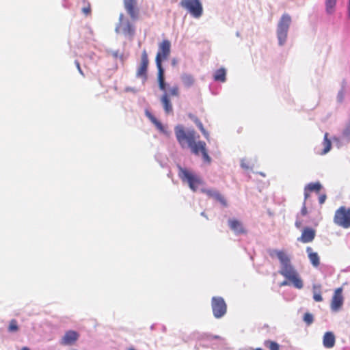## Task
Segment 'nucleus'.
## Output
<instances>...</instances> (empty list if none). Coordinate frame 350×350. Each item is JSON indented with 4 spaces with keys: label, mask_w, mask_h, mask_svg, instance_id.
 <instances>
[{
    "label": "nucleus",
    "mask_w": 350,
    "mask_h": 350,
    "mask_svg": "<svg viewBox=\"0 0 350 350\" xmlns=\"http://www.w3.org/2000/svg\"><path fill=\"white\" fill-rule=\"evenodd\" d=\"M267 252L271 257L277 256L280 260V269L278 273L289 280L295 288L298 289L302 288L304 286L303 280L292 265L290 257L283 251L275 249H269Z\"/></svg>",
    "instance_id": "nucleus-1"
},
{
    "label": "nucleus",
    "mask_w": 350,
    "mask_h": 350,
    "mask_svg": "<svg viewBox=\"0 0 350 350\" xmlns=\"http://www.w3.org/2000/svg\"><path fill=\"white\" fill-rule=\"evenodd\" d=\"M176 139L182 148H185L186 144L190 148L191 151L195 155L206 148V143L203 141L196 142L193 131L186 132L182 124H178L174 128Z\"/></svg>",
    "instance_id": "nucleus-2"
},
{
    "label": "nucleus",
    "mask_w": 350,
    "mask_h": 350,
    "mask_svg": "<svg viewBox=\"0 0 350 350\" xmlns=\"http://www.w3.org/2000/svg\"><path fill=\"white\" fill-rule=\"evenodd\" d=\"M178 176L184 183H187L191 191L196 192L199 185L204 183L203 180L200 176L190 171L189 170L178 166Z\"/></svg>",
    "instance_id": "nucleus-3"
},
{
    "label": "nucleus",
    "mask_w": 350,
    "mask_h": 350,
    "mask_svg": "<svg viewBox=\"0 0 350 350\" xmlns=\"http://www.w3.org/2000/svg\"><path fill=\"white\" fill-rule=\"evenodd\" d=\"M291 22V17L287 13L283 14L278 21L276 33L278 44L280 46H283L286 43Z\"/></svg>",
    "instance_id": "nucleus-4"
},
{
    "label": "nucleus",
    "mask_w": 350,
    "mask_h": 350,
    "mask_svg": "<svg viewBox=\"0 0 350 350\" xmlns=\"http://www.w3.org/2000/svg\"><path fill=\"white\" fill-rule=\"evenodd\" d=\"M179 5L196 18H200L203 14V6L200 0H181Z\"/></svg>",
    "instance_id": "nucleus-5"
},
{
    "label": "nucleus",
    "mask_w": 350,
    "mask_h": 350,
    "mask_svg": "<svg viewBox=\"0 0 350 350\" xmlns=\"http://www.w3.org/2000/svg\"><path fill=\"white\" fill-rule=\"evenodd\" d=\"M334 221L336 224L345 228L350 227V208L340 207L335 213Z\"/></svg>",
    "instance_id": "nucleus-6"
},
{
    "label": "nucleus",
    "mask_w": 350,
    "mask_h": 350,
    "mask_svg": "<svg viewBox=\"0 0 350 350\" xmlns=\"http://www.w3.org/2000/svg\"><path fill=\"white\" fill-rule=\"evenodd\" d=\"M211 308L215 318L223 317L227 312V305L221 297H213L211 299Z\"/></svg>",
    "instance_id": "nucleus-7"
},
{
    "label": "nucleus",
    "mask_w": 350,
    "mask_h": 350,
    "mask_svg": "<svg viewBox=\"0 0 350 350\" xmlns=\"http://www.w3.org/2000/svg\"><path fill=\"white\" fill-rule=\"evenodd\" d=\"M149 60L148 57V53L144 49L141 55V62L139 67L137 68L136 72V77L142 78L144 81H146L148 78L147 72H148V67Z\"/></svg>",
    "instance_id": "nucleus-8"
},
{
    "label": "nucleus",
    "mask_w": 350,
    "mask_h": 350,
    "mask_svg": "<svg viewBox=\"0 0 350 350\" xmlns=\"http://www.w3.org/2000/svg\"><path fill=\"white\" fill-rule=\"evenodd\" d=\"M171 43L168 40H164L159 46L155 61L163 62L166 59L170 53Z\"/></svg>",
    "instance_id": "nucleus-9"
},
{
    "label": "nucleus",
    "mask_w": 350,
    "mask_h": 350,
    "mask_svg": "<svg viewBox=\"0 0 350 350\" xmlns=\"http://www.w3.org/2000/svg\"><path fill=\"white\" fill-rule=\"evenodd\" d=\"M342 288H338L335 290L331 303V310L334 312L338 311L343 305L344 299L342 295Z\"/></svg>",
    "instance_id": "nucleus-10"
},
{
    "label": "nucleus",
    "mask_w": 350,
    "mask_h": 350,
    "mask_svg": "<svg viewBox=\"0 0 350 350\" xmlns=\"http://www.w3.org/2000/svg\"><path fill=\"white\" fill-rule=\"evenodd\" d=\"M200 191L202 193L206 194L209 198L221 203L224 206H228L226 200L217 189L202 188Z\"/></svg>",
    "instance_id": "nucleus-11"
},
{
    "label": "nucleus",
    "mask_w": 350,
    "mask_h": 350,
    "mask_svg": "<svg viewBox=\"0 0 350 350\" xmlns=\"http://www.w3.org/2000/svg\"><path fill=\"white\" fill-rule=\"evenodd\" d=\"M316 235V231L309 227H306L303 229L302 233L300 237L297 238V241L304 243L312 242Z\"/></svg>",
    "instance_id": "nucleus-12"
},
{
    "label": "nucleus",
    "mask_w": 350,
    "mask_h": 350,
    "mask_svg": "<svg viewBox=\"0 0 350 350\" xmlns=\"http://www.w3.org/2000/svg\"><path fill=\"white\" fill-rule=\"evenodd\" d=\"M228 226L236 235H241L246 233V230L243 227L241 221L236 219H229Z\"/></svg>",
    "instance_id": "nucleus-13"
},
{
    "label": "nucleus",
    "mask_w": 350,
    "mask_h": 350,
    "mask_svg": "<svg viewBox=\"0 0 350 350\" xmlns=\"http://www.w3.org/2000/svg\"><path fill=\"white\" fill-rule=\"evenodd\" d=\"M79 336V334L75 331H67L62 339L61 344L64 345H71L78 340Z\"/></svg>",
    "instance_id": "nucleus-14"
},
{
    "label": "nucleus",
    "mask_w": 350,
    "mask_h": 350,
    "mask_svg": "<svg viewBox=\"0 0 350 350\" xmlns=\"http://www.w3.org/2000/svg\"><path fill=\"white\" fill-rule=\"evenodd\" d=\"M137 4L136 0H124V8L132 19L138 17V11L135 9Z\"/></svg>",
    "instance_id": "nucleus-15"
},
{
    "label": "nucleus",
    "mask_w": 350,
    "mask_h": 350,
    "mask_svg": "<svg viewBox=\"0 0 350 350\" xmlns=\"http://www.w3.org/2000/svg\"><path fill=\"white\" fill-rule=\"evenodd\" d=\"M336 338L333 332H327L323 337V345L325 348L331 349L334 347Z\"/></svg>",
    "instance_id": "nucleus-16"
},
{
    "label": "nucleus",
    "mask_w": 350,
    "mask_h": 350,
    "mask_svg": "<svg viewBox=\"0 0 350 350\" xmlns=\"http://www.w3.org/2000/svg\"><path fill=\"white\" fill-rule=\"evenodd\" d=\"M306 252L312 265L314 267H317L320 265V258L319 254L317 252H313L310 247H307Z\"/></svg>",
    "instance_id": "nucleus-17"
},
{
    "label": "nucleus",
    "mask_w": 350,
    "mask_h": 350,
    "mask_svg": "<svg viewBox=\"0 0 350 350\" xmlns=\"http://www.w3.org/2000/svg\"><path fill=\"white\" fill-rule=\"evenodd\" d=\"M161 102L166 113H169L173 111L172 105L171 103L170 99L169 98V94L167 92L163 93L161 98Z\"/></svg>",
    "instance_id": "nucleus-18"
},
{
    "label": "nucleus",
    "mask_w": 350,
    "mask_h": 350,
    "mask_svg": "<svg viewBox=\"0 0 350 350\" xmlns=\"http://www.w3.org/2000/svg\"><path fill=\"white\" fill-rule=\"evenodd\" d=\"M180 79L184 85L187 88L191 87L195 81L193 77L188 73L182 74Z\"/></svg>",
    "instance_id": "nucleus-19"
},
{
    "label": "nucleus",
    "mask_w": 350,
    "mask_h": 350,
    "mask_svg": "<svg viewBox=\"0 0 350 350\" xmlns=\"http://www.w3.org/2000/svg\"><path fill=\"white\" fill-rule=\"evenodd\" d=\"M215 81L225 82L226 81V72L223 68L216 70L213 75Z\"/></svg>",
    "instance_id": "nucleus-20"
},
{
    "label": "nucleus",
    "mask_w": 350,
    "mask_h": 350,
    "mask_svg": "<svg viewBox=\"0 0 350 350\" xmlns=\"http://www.w3.org/2000/svg\"><path fill=\"white\" fill-rule=\"evenodd\" d=\"M322 185L320 182L310 183L305 186V190H308L310 192L319 193L322 189Z\"/></svg>",
    "instance_id": "nucleus-21"
},
{
    "label": "nucleus",
    "mask_w": 350,
    "mask_h": 350,
    "mask_svg": "<svg viewBox=\"0 0 350 350\" xmlns=\"http://www.w3.org/2000/svg\"><path fill=\"white\" fill-rule=\"evenodd\" d=\"M341 138L343 143H350V124L348 122L342 131Z\"/></svg>",
    "instance_id": "nucleus-22"
},
{
    "label": "nucleus",
    "mask_w": 350,
    "mask_h": 350,
    "mask_svg": "<svg viewBox=\"0 0 350 350\" xmlns=\"http://www.w3.org/2000/svg\"><path fill=\"white\" fill-rule=\"evenodd\" d=\"M337 0H325V11L327 14H332L335 10Z\"/></svg>",
    "instance_id": "nucleus-23"
},
{
    "label": "nucleus",
    "mask_w": 350,
    "mask_h": 350,
    "mask_svg": "<svg viewBox=\"0 0 350 350\" xmlns=\"http://www.w3.org/2000/svg\"><path fill=\"white\" fill-rule=\"evenodd\" d=\"M327 136H328V133H326L324 135V139H323V142L324 148L323 149V150L321 153V154H327L331 149L332 143H331V141L327 138Z\"/></svg>",
    "instance_id": "nucleus-24"
},
{
    "label": "nucleus",
    "mask_w": 350,
    "mask_h": 350,
    "mask_svg": "<svg viewBox=\"0 0 350 350\" xmlns=\"http://www.w3.org/2000/svg\"><path fill=\"white\" fill-rule=\"evenodd\" d=\"M122 32L125 36H133L135 33V29L132 24L127 21L122 28Z\"/></svg>",
    "instance_id": "nucleus-25"
},
{
    "label": "nucleus",
    "mask_w": 350,
    "mask_h": 350,
    "mask_svg": "<svg viewBox=\"0 0 350 350\" xmlns=\"http://www.w3.org/2000/svg\"><path fill=\"white\" fill-rule=\"evenodd\" d=\"M321 286L320 285H314L313 286V299L315 301L320 302L323 301V297L320 291Z\"/></svg>",
    "instance_id": "nucleus-26"
},
{
    "label": "nucleus",
    "mask_w": 350,
    "mask_h": 350,
    "mask_svg": "<svg viewBox=\"0 0 350 350\" xmlns=\"http://www.w3.org/2000/svg\"><path fill=\"white\" fill-rule=\"evenodd\" d=\"M155 62H156V66H157V70H158L157 79H165V69L163 68V67L162 66L163 62H160L159 60L155 61Z\"/></svg>",
    "instance_id": "nucleus-27"
},
{
    "label": "nucleus",
    "mask_w": 350,
    "mask_h": 350,
    "mask_svg": "<svg viewBox=\"0 0 350 350\" xmlns=\"http://www.w3.org/2000/svg\"><path fill=\"white\" fill-rule=\"evenodd\" d=\"M264 345L269 350H280V345L273 340H267L264 342Z\"/></svg>",
    "instance_id": "nucleus-28"
},
{
    "label": "nucleus",
    "mask_w": 350,
    "mask_h": 350,
    "mask_svg": "<svg viewBox=\"0 0 350 350\" xmlns=\"http://www.w3.org/2000/svg\"><path fill=\"white\" fill-rule=\"evenodd\" d=\"M303 321L307 325H310L314 322L313 314L310 312H306L303 317Z\"/></svg>",
    "instance_id": "nucleus-29"
},
{
    "label": "nucleus",
    "mask_w": 350,
    "mask_h": 350,
    "mask_svg": "<svg viewBox=\"0 0 350 350\" xmlns=\"http://www.w3.org/2000/svg\"><path fill=\"white\" fill-rule=\"evenodd\" d=\"M195 123H196L197 127L200 130L202 133L204 135V136L206 138H207L208 133L204 128V126H203V124L202 123V122L200 120H198V118H196L195 120Z\"/></svg>",
    "instance_id": "nucleus-30"
},
{
    "label": "nucleus",
    "mask_w": 350,
    "mask_h": 350,
    "mask_svg": "<svg viewBox=\"0 0 350 350\" xmlns=\"http://www.w3.org/2000/svg\"><path fill=\"white\" fill-rule=\"evenodd\" d=\"M154 124L155 125V126L157 127V129L162 133L166 135H169V133L167 132V131L166 130V129L165 128V126L162 124V123L159 121L158 120L154 123Z\"/></svg>",
    "instance_id": "nucleus-31"
},
{
    "label": "nucleus",
    "mask_w": 350,
    "mask_h": 350,
    "mask_svg": "<svg viewBox=\"0 0 350 350\" xmlns=\"http://www.w3.org/2000/svg\"><path fill=\"white\" fill-rule=\"evenodd\" d=\"M18 330V326L17 325V322L15 319H12L10 322V325L8 327V331L10 332H14Z\"/></svg>",
    "instance_id": "nucleus-32"
},
{
    "label": "nucleus",
    "mask_w": 350,
    "mask_h": 350,
    "mask_svg": "<svg viewBox=\"0 0 350 350\" xmlns=\"http://www.w3.org/2000/svg\"><path fill=\"white\" fill-rule=\"evenodd\" d=\"M202 339H206V340L211 341L212 340H219L221 339V336L218 335H213L211 334H203L202 335Z\"/></svg>",
    "instance_id": "nucleus-33"
},
{
    "label": "nucleus",
    "mask_w": 350,
    "mask_h": 350,
    "mask_svg": "<svg viewBox=\"0 0 350 350\" xmlns=\"http://www.w3.org/2000/svg\"><path fill=\"white\" fill-rule=\"evenodd\" d=\"M159 83V88L161 91L166 92V88L167 84L166 83L165 79H157Z\"/></svg>",
    "instance_id": "nucleus-34"
},
{
    "label": "nucleus",
    "mask_w": 350,
    "mask_h": 350,
    "mask_svg": "<svg viewBox=\"0 0 350 350\" xmlns=\"http://www.w3.org/2000/svg\"><path fill=\"white\" fill-rule=\"evenodd\" d=\"M203 161L205 163H210L211 162V158L208 154L206 149L205 148L203 151L201 152Z\"/></svg>",
    "instance_id": "nucleus-35"
},
{
    "label": "nucleus",
    "mask_w": 350,
    "mask_h": 350,
    "mask_svg": "<svg viewBox=\"0 0 350 350\" xmlns=\"http://www.w3.org/2000/svg\"><path fill=\"white\" fill-rule=\"evenodd\" d=\"M169 94L171 96H177L179 94V90L178 86L175 85L169 90Z\"/></svg>",
    "instance_id": "nucleus-36"
},
{
    "label": "nucleus",
    "mask_w": 350,
    "mask_h": 350,
    "mask_svg": "<svg viewBox=\"0 0 350 350\" xmlns=\"http://www.w3.org/2000/svg\"><path fill=\"white\" fill-rule=\"evenodd\" d=\"M145 115L153 124L157 120V119L148 109H146Z\"/></svg>",
    "instance_id": "nucleus-37"
},
{
    "label": "nucleus",
    "mask_w": 350,
    "mask_h": 350,
    "mask_svg": "<svg viewBox=\"0 0 350 350\" xmlns=\"http://www.w3.org/2000/svg\"><path fill=\"white\" fill-rule=\"evenodd\" d=\"M344 98H345L344 90H343V89H341L337 94V98H336L337 101L338 103H342L344 100Z\"/></svg>",
    "instance_id": "nucleus-38"
},
{
    "label": "nucleus",
    "mask_w": 350,
    "mask_h": 350,
    "mask_svg": "<svg viewBox=\"0 0 350 350\" xmlns=\"http://www.w3.org/2000/svg\"><path fill=\"white\" fill-rule=\"evenodd\" d=\"M307 213H308V211H307V208L306 206V202L304 201L303 203L301 209V215L305 216V215H306Z\"/></svg>",
    "instance_id": "nucleus-39"
},
{
    "label": "nucleus",
    "mask_w": 350,
    "mask_h": 350,
    "mask_svg": "<svg viewBox=\"0 0 350 350\" xmlns=\"http://www.w3.org/2000/svg\"><path fill=\"white\" fill-rule=\"evenodd\" d=\"M327 198V196L325 194H322L319 197V202L320 204H323Z\"/></svg>",
    "instance_id": "nucleus-40"
},
{
    "label": "nucleus",
    "mask_w": 350,
    "mask_h": 350,
    "mask_svg": "<svg viewBox=\"0 0 350 350\" xmlns=\"http://www.w3.org/2000/svg\"><path fill=\"white\" fill-rule=\"evenodd\" d=\"M75 65H76V66H77V70H78L79 72L81 75L84 76V74H83V70H82V69H81V66H80V64H79V62L77 60H75Z\"/></svg>",
    "instance_id": "nucleus-41"
},
{
    "label": "nucleus",
    "mask_w": 350,
    "mask_h": 350,
    "mask_svg": "<svg viewBox=\"0 0 350 350\" xmlns=\"http://www.w3.org/2000/svg\"><path fill=\"white\" fill-rule=\"evenodd\" d=\"M124 90L126 92H131L134 94H136L137 92V90L135 88H132V87H126V88H125Z\"/></svg>",
    "instance_id": "nucleus-42"
},
{
    "label": "nucleus",
    "mask_w": 350,
    "mask_h": 350,
    "mask_svg": "<svg viewBox=\"0 0 350 350\" xmlns=\"http://www.w3.org/2000/svg\"><path fill=\"white\" fill-rule=\"evenodd\" d=\"M241 166L243 169H245V170L249 169V165L245 162V159H241Z\"/></svg>",
    "instance_id": "nucleus-43"
},
{
    "label": "nucleus",
    "mask_w": 350,
    "mask_h": 350,
    "mask_svg": "<svg viewBox=\"0 0 350 350\" xmlns=\"http://www.w3.org/2000/svg\"><path fill=\"white\" fill-rule=\"evenodd\" d=\"M82 11L84 14H88L90 13L91 10L90 7H85L82 9Z\"/></svg>",
    "instance_id": "nucleus-44"
},
{
    "label": "nucleus",
    "mask_w": 350,
    "mask_h": 350,
    "mask_svg": "<svg viewBox=\"0 0 350 350\" xmlns=\"http://www.w3.org/2000/svg\"><path fill=\"white\" fill-rule=\"evenodd\" d=\"M309 192L310 191L308 190L304 189V201L305 202H306V200L310 196Z\"/></svg>",
    "instance_id": "nucleus-45"
},
{
    "label": "nucleus",
    "mask_w": 350,
    "mask_h": 350,
    "mask_svg": "<svg viewBox=\"0 0 350 350\" xmlns=\"http://www.w3.org/2000/svg\"><path fill=\"white\" fill-rule=\"evenodd\" d=\"M295 226L297 228H299L301 227V223L300 221H298L297 220L295 221Z\"/></svg>",
    "instance_id": "nucleus-46"
},
{
    "label": "nucleus",
    "mask_w": 350,
    "mask_h": 350,
    "mask_svg": "<svg viewBox=\"0 0 350 350\" xmlns=\"http://www.w3.org/2000/svg\"><path fill=\"white\" fill-rule=\"evenodd\" d=\"M177 63H178V61H177L176 59H175V58L172 59V65L173 66H175L177 64Z\"/></svg>",
    "instance_id": "nucleus-47"
},
{
    "label": "nucleus",
    "mask_w": 350,
    "mask_h": 350,
    "mask_svg": "<svg viewBox=\"0 0 350 350\" xmlns=\"http://www.w3.org/2000/svg\"><path fill=\"white\" fill-rule=\"evenodd\" d=\"M123 17H124V14L122 13H121L120 14V16H119L120 25L122 24V20H123Z\"/></svg>",
    "instance_id": "nucleus-48"
},
{
    "label": "nucleus",
    "mask_w": 350,
    "mask_h": 350,
    "mask_svg": "<svg viewBox=\"0 0 350 350\" xmlns=\"http://www.w3.org/2000/svg\"><path fill=\"white\" fill-rule=\"evenodd\" d=\"M288 284H289L288 282V281H286V280H284V281H283V282L280 284V286H287V285H288Z\"/></svg>",
    "instance_id": "nucleus-49"
},
{
    "label": "nucleus",
    "mask_w": 350,
    "mask_h": 350,
    "mask_svg": "<svg viewBox=\"0 0 350 350\" xmlns=\"http://www.w3.org/2000/svg\"><path fill=\"white\" fill-rule=\"evenodd\" d=\"M113 55L114 57L117 58L119 56L118 51H114L113 53Z\"/></svg>",
    "instance_id": "nucleus-50"
},
{
    "label": "nucleus",
    "mask_w": 350,
    "mask_h": 350,
    "mask_svg": "<svg viewBox=\"0 0 350 350\" xmlns=\"http://www.w3.org/2000/svg\"><path fill=\"white\" fill-rule=\"evenodd\" d=\"M347 15L348 18H350V5H347Z\"/></svg>",
    "instance_id": "nucleus-51"
},
{
    "label": "nucleus",
    "mask_w": 350,
    "mask_h": 350,
    "mask_svg": "<svg viewBox=\"0 0 350 350\" xmlns=\"http://www.w3.org/2000/svg\"><path fill=\"white\" fill-rule=\"evenodd\" d=\"M200 215H201L202 217H205L206 219H208V218L207 215H206L205 212H204V211H203V212H202V213H200Z\"/></svg>",
    "instance_id": "nucleus-52"
},
{
    "label": "nucleus",
    "mask_w": 350,
    "mask_h": 350,
    "mask_svg": "<svg viewBox=\"0 0 350 350\" xmlns=\"http://www.w3.org/2000/svg\"><path fill=\"white\" fill-rule=\"evenodd\" d=\"M21 350H30V349L29 347H24L21 349Z\"/></svg>",
    "instance_id": "nucleus-53"
},
{
    "label": "nucleus",
    "mask_w": 350,
    "mask_h": 350,
    "mask_svg": "<svg viewBox=\"0 0 350 350\" xmlns=\"http://www.w3.org/2000/svg\"><path fill=\"white\" fill-rule=\"evenodd\" d=\"M118 31H119V26H117L116 28V31L118 32Z\"/></svg>",
    "instance_id": "nucleus-54"
},
{
    "label": "nucleus",
    "mask_w": 350,
    "mask_h": 350,
    "mask_svg": "<svg viewBox=\"0 0 350 350\" xmlns=\"http://www.w3.org/2000/svg\"><path fill=\"white\" fill-rule=\"evenodd\" d=\"M236 35H237V36H238V37H239V36H240V33H239V31H237V32L236 33Z\"/></svg>",
    "instance_id": "nucleus-55"
},
{
    "label": "nucleus",
    "mask_w": 350,
    "mask_h": 350,
    "mask_svg": "<svg viewBox=\"0 0 350 350\" xmlns=\"http://www.w3.org/2000/svg\"><path fill=\"white\" fill-rule=\"evenodd\" d=\"M254 350H264V349H262V348H256Z\"/></svg>",
    "instance_id": "nucleus-56"
},
{
    "label": "nucleus",
    "mask_w": 350,
    "mask_h": 350,
    "mask_svg": "<svg viewBox=\"0 0 350 350\" xmlns=\"http://www.w3.org/2000/svg\"><path fill=\"white\" fill-rule=\"evenodd\" d=\"M129 350H135L134 348H129Z\"/></svg>",
    "instance_id": "nucleus-57"
},
{
    "label": "nucleus",
    "mask_w": 350,
    "mask_h": 350,
    "mask_svg": "<svg viewBox=\"0 0 350 350\" xmlns=\"http://www.w3.org/2000/svg\"><path fill=\"white\" fill-rule=\"evenodd\" d=\"M348 5H350V0H348Z\"/></svg>",
    "instance_id": "nucleus-58"
},
{
    "label": "nucleus",
    "mask_w": 350,
    "mask_h": 350,
    "mask_svg": "<svg viewBox=\"0 0 350 350\" xmlns=\"http://www.w3.org/2000/svg\"><path fill=\"white\" fill-rule=\"evenodd\" d=\"M262 176H265V174L262 172L260 173Z\"/></svg>",
    "instance_id": "nucleus-59"
},
{
    "label": "nucleus",
    "mask_w": 350,
    "mask_h": 350,
    "mask_svg": "<svg viewBox=\"0 0 350 350\" xmlns=\"http://www.w3.org/2000/svg\"><path fill=\"white\" fill-rule=\"evenodd\" d=\"M348 123H349V124H350V118H349V121H348Z\"/></svg>",
    "instance_id": "nucleus-60"
},
{
    "label": "nucleus",
    "mask_w": 350,
    "mask_h": 350,
    "mask_svg": "<svg viewBox=\"0 0 350 350\" xmlns=\"http://www.w3.org/2000/svg\"><path fill=\"white\" fill-rule=\"evenodd\" d=\"M72 350H77V349H72Z\"/></svg>",
    "instance_id": "nucleus-61"
}]
</instances>
